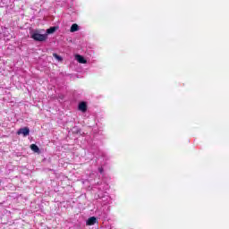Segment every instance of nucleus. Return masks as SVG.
Listing matches in <instances>:
<instances>
[{
    "mask_svg": "<svg viewBox=\"0 0 229 229\" xmlns=\"http://www.w3.org/2000/svg\"><path fill=\"white\" fill-rule=\"evenodd\" d=\"M30 38L36 42H46L47 40V34H40L38 30H35L31 33Z\"/></svg>",
    "mask_w": 229,
    "mask_h": 229,
    "instance_id": "f257e3e1",
    "label": "nucleus"
},
{
    "mask_svg": "<svg viewBox=\"0 0 229 229\" xmlns=\"http://www.w3.org/2000/svg\"><path fill=\"white\" fill-rule=\"evenodd\" d=\"M17 133L18 135H23V137H28V135H30V128L28 127L21 128L19 129Z\"/></svg>",
    "mask_w": 229,
    "mask_h": 229,
    "instance_id": "f03ea898",
    "label": "nucleus"
},
{
    "mask_svg": "<svg viewBox=\"0 0 229 229\" xmlns=\"http://www.w3.org/2000/svg\"><path fill=\"white\" fill-rule=\"evenodd\" d=\"M96 223H98V218H96V216H91L87 220L86 225L87 226H94Z\"/></svg>",
    "mask_w": 229,
    "mask_h": 229,
    "instance_id": "7ed1b4c3",
    "label": "nucleus"
},
{
    "mask_svg": "<svg viewBox=\"0 0 229 229\" xmlns=\"http://www.w3.org/2000/svg\"><path fill=\"white\" fill-rule=\"evenodd\" d=\"M75 59L77 60V62H79V64H87V59H85L83 55H76Z\"/></svg>",
    "mask_w": 229,
    "mask_h": 229,
    "instance_id": "20e7f679",
    "label": "nucleus"
},
{
    "mask_svg": "<svg viewBox=\"0 0 229 229\" xmlns=\"http://www.w3.org/2000/svg\"><path fill=\"white\" fill-rule=\"evenodd\" d=\"M79 110H81V112H87V103L81 102L79 104Z\"/></svg>",
    "mask_w": 229,
    "mask_h": 229,
    "instance_id": "39448f33",
    "label": "nucleus"
},
{
    "mask_svg": "<svg viewBox=\"0 0 229 229\" xmlns=\"http://www.w3.org/2000/svg\"><path fill=\"white\" fill-rule=\"evenodd\" d=\"M30 149L34 151V153H38V155H40V148H38V146H37V144L30 145Z\"/></svg>",
    "mask_w": 229,
    "mask_h": 229,
    "instance_id": "423d86ee",
    "label": "nucleus"
},
{
    "mask_svg": "<svg viewBox=\"0 0 229 229\" xmlns=\"http://www.w3.org/2000/svg\"><path fill=\"white\" fill-rule=\"evenodd\" d=\"M79 30H80V26H78V24H76V23H73L70 30L71 33H74Z\"/></svg>",
    "mask_w": 229,
    "mask_h": 229,
    "instance_id": "0eeeda50",
    "label": "nucleus"
},
{
    "mask_svg": "<svg viewBox=\"0 0 229 229\" xmlns=\"http://www.w3.org/2000/svg\"><path fill=\"white\" fill-rule=\"evenodd\" d=\"M57 30H58V27H51L47 30V35H51L55 33V31H56Z\"/></svg>",
    "mask_w": 229,
    "mask_h": 229,
    "instance_id": "6e6552de",
    "label": "nucleus"
},
{
    "mask_svg": "<svg viewBox=\"0 0 229 229\" xmlns=\"http://www.w3.org/2000/svg\"><path fill=\"white\" fill-rule=\"evenodd\" d=\"M54 58H55V60H58V62H62L63 58L62 56L58 55L57 54H53Z\"/></svg>",
    "mask_w": 229,
    "mask_h": 229,
    "instance_id": "1a4fd4ad",
    "label": "nucleus"
}]
</instances>
